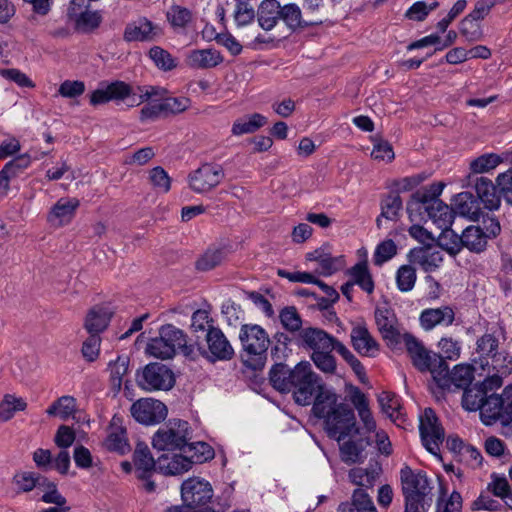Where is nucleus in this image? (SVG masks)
Returning a JSON list of instances; mask_svg holds the SVG:
<instances>
[{
	"instance_id": "obj_63",
	"label": "nucleus",
	"mask_w": 512,
	"mask_h": 512,
	"mask_svg": "<svg viewBox=\"0 0 512 512\" xmlns=\"http://www.w3.org/2000/svg\"><path fill=\"white\" fill-rule=\"evenodd\" d=\"M436 512H462V496L453 491L447 499L439 498L436 504Z\"/></svg>"
},
{
	"instance_id": "obj_49",
	"label": "nucleus",
	"mask_w": 512,
	"mask_h": 512,
	"mask_svg": "<svg viewBox=\"0 0 512 512\" xmlns=\"http://www.w3.org/2000/svg\"><path fill=\"white\" fill-rule=\"evenodd\" d=\"M443 189V183H433L429 186L417 190L412 194V197L423 205L434 206V202L440 201L439 196L442 194Z\"/></svg>"
},
{
	"instance_id": "obj_43",
	"label": "nucleus",
	"mask_w": 512,
	"mask_h": 512,
	"mask_svg": "<svg viewBox=\"0 0 512 512\" xmlns=\"http://www.w3.org/2000/svg\"><path fill=\"white\" fill-rule=\"evenodd\" d=\"M193 462L181 454H173L171 458L162 454V473L166 475H180L192 468Z\"/></svg>"
},
{
	"instance_id": "obj_59",
	"label": "nucleus",
	"mask_w": 512,
	"mask_h": 512,
	"mask_svg": "<svg viewBox=\"0 0 512 512\" xmlns=\"http://www.w3.org/2000/svg\"><path fill=\"white\" fill-rule=\"evenodd\" d=\"M167 21L174 28H184L191 20V12L182 6L174 5L166 12Z\"/></svg>"
},
{
	"instance_id": "obj_16",
	"label": "nucleus",
	"mask_w": 512,
	"mask_h": 512,
	"mask_svg": "<svg viewBox=\"0 0 512 512\" xmlns=\"http://www.w3.org/2000/svg\"><path fill=\"white\" fill-rule=\"evenodd\" d=\"M305 259L309 262H316L318 267L315 269V273L324 277L333 275L344 266V257L333 256L325 246L306 253Z\"/></svg>"
},
{
	"instance_id": "obj_64",
	"label": "nucleus",
	"mask_w": 512,
	"mask_h": 512,
	"mask_svg": "<svg viewBox=\"0 0 512 512\" xmlns=\"http://www.w3.org/2000/svg\"><path fill=\"white\" fill-rule=\"evenodd\" d=\"M497 186L505 202L512 206V169L497 176Z\"/></svg>"
},
{
	"instance_id": "obj_12",
	"label": "nucleus",
	"mask_w": 512,
	"mask_h": 512,
	"mask_svg": "<svg viewBox=\"0 0 512 512\" xmlns=\"http://www.w3.org/2000/svg\"><path fill=\"white\" fill-rule=\"evenodd\" d=\"M449 238L451 243H443V248L450 255L459 253L462 246L472 252L480 253L485 250L488 241L484 235V230L480 226L467 227L461 236L453 232Z\"/></svg>"
},
{
	"instance_id": "obj_53",
	"label": "nucleus",
	"mask_w": 512,
	"mask_h": 512,
	"mask_svg": "<svg viewBox=\"0 0 512 512\" xmlns=\"http://www.w3.org/2000/svg\"><path fill=\"white\" fill-rule=\"evenodd\" d=\"M480 20L472 18L471 15H467L460 22V33L465 37V39L469 42L478 41L482 38V29L479 23Z\"/></svg>"
},
{
	"instance_id": "obj_58",
	"label": "nucleus",
	"mask_w": 512,
	"mask_h": 512,
	"mask_svg": "<svg viewBox=\"0 0 512 512\" xmlns=\"http://www.w3.org/2000/svg\"><path fill=\"white\" fill-rule=\"evenodd\" d=\"M350 481L360 487H372L377 473L374 470H369L362 467H355L349 471Z\"/></svg>"
},
{
	"instance_id": "obj_2",
	"label": "nucleus",
	"mask_w": 512,
	"mask_h": 512,
	"mask_svg": "<svg viewBox=\"0 0 512 512\" xmlns=\"http://www.w3.org/2000/svg\"><path fill=\"white\" fill-rule=\"evenodd\" d=\"M400 480L404 512H428L433 501V486L426 472L404 466L400 470Z\"/></svg>"
},
{
	"instance_id": "obj_20",
	"label": "nucleus",
	"mask_w": 512,
	"mask_h": 512,
	"mask_svg": "<svg viewBox=\"0 0 512 512\" xmlns=\"http://www.w3.org/2000/svg\"><path fill=\"white\" fill-rule=\"evenodd\" d=\"M455 320V311L451 306L423 309L419 315V323L423 330L431 331L437 326L448 327Z\"/></svg>"
},
{
	"instance_id": "obj_1",
	"label": "nucleus",
	"mask_w": 512,
	"mask_h": 512,
	"mask_svg": "<svg viewBox=\"0 0 512 512\" xmlns=\"http://www.w3.org/2000/svg\"><path fill=\"white\" fill-rule=\"evenodd\" d=\"M312 411L323 420L327 435L337 442L359 434L353 409L333 389H324L316 396Z\"/></svg>"
},
{
	"instance_id": "obj_5",
	"label": "nucleus",
	"mask_w": 512,
	"mask_h": 512,
	"mask_svg": "<svg viewBox=\"0 0 512 512\" xmlns=\"http://www.w3.org/2000/svg\"><path fill=\"white\" fill-rule=\"evenodd\" d=\"M485 425L499 421L503 426L512 423V385L504 388L501 395L491 394L486 397L480 412Z\"/></svg>"
},
{
	"instance_id": "obj_3",
	"label": "nucleus",
	"mask_w": 512,
	"mask_h": 512,
	"mask_svg": "<svg viewBox=\"0 0 512 512\" xmlns=\"http://www.w3.org/2000/svg\"><path fill=\"white\" fill-rule=\"evenodd\" d=\"M239 338L247 356L246 366L255 370L263 367L270 342L266 331L257 324H245L240 329Z\"/></svg>"
},
{
	"instance_id": "obj_24",
	"label": "nucleus",
	"mask_w": 512,
	"mask_h": 512,
	"mask_svg": "<svg viewBox=\"0 0 512 512\" xmlns=\"http://www.w3.org/2000/svg\"><path fill=\"white\" fill-rule=\"evenodd\" d=\"M280 11V20H282L286 27L291 31L319 26L324 23V20L322 19H305L301 8L295 3H288L283 6L280 5Z\"/></svg>"
},
{
	"instance_id": "obj_11",
	"label": "nucleus",
	"mask_w": 512,
	"mask_h": 512,
	"mask_svg": "<svg viewBox=\"0 0 512 512\" xmlns=\"http://www.w3.org/2000/svg\"><path fill=\"white\" fill-rule=\"evenodd\" d=\"M181 499L185 507H198L208 504L214 494L211 483L201 477L193 476L181 484Z\"/></svg>"
},
{
	"instance_id": "obj_6",
	"label": "nucleus",
	"mask_w": 512,
	"mask_h": 512,
	"mask_svg": "<svg viewBox=\"0 0 512 512\" xmlns=\"http://www.w3.org/2000/svg\"><path fill=\"white\" fill-rule=\"evenodd\" d=\"M177 354L190 361L198 357L195 345L189 342L183 330L172 324L162 325V360L171 359Z\"/></svg>"
},
{
	"instance_id": "obj_17",
	"label": "nucleus",
	"mask_w": 512,
	"mask_h": 512,
	"mask_svg": "<svg viewBox=\"0 0 512 512\" xmlns=\"http://www.w3.org/2000/svg\"><path fill=\"white\" fill-rule=\"evenodd\" d=\"M189 423L181 419L169 420L162 431V450H183L188 446Z\"/></svg>"
},
{
	"instance_id": "obj_4",
	"label": "nucleus",
	"mask_w": 512,
	"mask_h": 512,
	"mask_svg": "<svg viewBox=\"0 0 512 512\" xmlns=\"http://www.w3.org/2000/svg\"><path fill=\"white\" fill-rule=\"evenodd\" d=\"M293 389L294 400L297 404L307 406L312 403L313 398L324 389H328L320 377L313 372L312 366L308 361H302L295 366Z\"/></svg>"
},
{
	"instance_id": "obj_40",
	"label": "nucleus",
	"mask_w": 512,
	"mask_h": 512,
	"mask_svg": "<svg viewBox=\"0 0 512 512\" xmlns=\"http://www.w3.org/2000/svg\"><path fill=\"white\" fill-rule=\"evenodd\" d=\"M369 444L363 438L357 440L344 441L339 447L341 460L346 464H354L360 462L365 447Z\"/></svg>"
},
{
	"instance_id": "obj_45",
	"label": "nucleus",
	"mask_w": 512,
	"mask_h": 512,
	"mask_svg": "<svg viewBox=\"0 0 512 512\" xmlns=\"http://www.w3.org/2000/svg\"><path fill=\"white\" fill-rule=\"evenodd\" d=\"M129 357L119 355L116 360L110 361L108 368L110 370V384L115 393L121 390L123 376L128 372Z\"/></svg>"
},
{
	"instance_id": "obj_41",
	"label": "nucleus",
	"mask_w": 512,
	"mask_h": 512,
	"mask_svg": "<svg viewBox=\"0 0 512 512\" xmlns=\"http://www.w3.org/2000/svg\"><path fill=\"white\" fill-rule=\"evenodd\" d=\"M77 410L76 399L73 396L64 395L55 400L46 410L48 416H59L63 421L74 417Z\"/></svg>"
},
{
	"instance_id": "obj_10",
	"label": "nucleus",
	"mask_w": 512,
	"mask_h": 512,
	"mask_svg": "<svg viewBox=\"0 0 512 512\" xmlns=\"http://www.w3.org/2000/svg\"><path fill=\"white\" fill-rule=\"evenodd\" d=\"M402 341L405 344L406 350L412 360L413 365L420 371H429L433 376V371L439 370V366L443 363L444 359L441 355L432 353L427 350L421 341H419L412 334H403Z\"/></svg>"
},
{
	"instance_id": "obj_51",
	"label": "nucleus",
	"mask_w": 512,
	"mask_h": 512,
	"mask_svg": "<svg viewBox=\"0 0 512 512\" xmlns=\"http://www.w3.org/2000/svg\"><path fill=\"white\" fill-rule=\"evenodd\" d=\"M217 328L214 326V320L210 316V309H197L191 316V329L193 332H206L209 329Z\"/></svg>"
},
{
	"instance_id": "obj_55",
	"label": "nucleus",
	"mask_w": 512,
	"mask_h": 512,
	"mask_svg": "<svg viewBox=\"0 0 512 512\" xmlns=\"http://www.w3.org/2000/svg\"><path fill=\"white\" fill-rule=\"evenodd\" d=\"M279 318L283 327L290 331L296 332L301 331L302 319L297 312L296 308L293 306H288L283 308L280 311Z\"/></svg>"
},
{
	"instance_id": "obj_62",
	"label": "nucleus",
	"mask_w": 512,
	"mask_h": 512,
	"mask_svg": "<svg viewBox=\"0 0 512 512\" xmlns=\"http://www.w3.org/2000/svg\"><path fill=\"white\" fill-rule=\"evenodd\" d=\"M221 314L230 326H237L244 317V312L240 305L230 299L223 302Z\"/></svg>"
},
{
	"instance_id": "obj_47",
	"label": "nucleus",
	"mask_w": 512,
	"mask_h": 512,
	"mask_svg": "<svg viewBox=\"0 0 512 512\" xmlns=\"http://www.w3.org/2000/svg\"><path fill=\"white\" fill-rule=\"evenodd\" d=\"M417 280L416 269L412 264L401 265L395 274L397 289L402 293L413 290Z\"/></svg>"
},
{
	"instance_id": "obj_32",
	"label": "nucleus",
	"mask_w": 512,
	"mask_h": 512,
	"mask_svg": "<svg viewBox=\"0 0 512 512\" xmlns=\"http://www.w3.org/2000/svg\"><path fill=\"white\" fill-rule=\"evenodd\" d=\"M351 341L354 349L362 354L374 356L378 352V344L365 326H356L351 331Z\"/></svg>"
},
{
	"instance_id": "obj_21",
	"label": "nucleus",
	"mask_w": 512,
	"mask_h": 512,
	"mask_svg": "<svg viewBox=\"0 0 512 512\" xmlns=\"http://www.w3.org/2000/svg\"><path fill=\"white\" fill-rule=\"evenodd\" d=\"M375 320L379 332L389 346L395 347L402 342L403 335L397 329V319L393 311L387 308H377Z\"/></svg>"
},
{
	"instance_id": "obj_44",
	"label": "nucleus",
	"mask_w": 512,
	"mask_h": 512,
	"mask_svg": "<svg viewBox=\"0 0 512 512\" xmlns=\"http://www.w3.org/2000/svg\"><path fill=\"white\" fill-rule=\"evenodd\" d=\"M79 206V201L76 199H60L53 206L50 213V220L53 218L57 219L59 225H63L69 223L73 218L77 207Z\"/></svg>"
},
{
	"instance_id": "obj_19",
	"label": "nucleus",
	"mask_w": 512,
	"mask_h": 512,
	"mask_svg": "<svg viewBox=\"0 0 512 512\" xmlns=\"http://www.w3.org/2000/svg\"><path fill=\"white\" fill-rule=\"evenodd\" d=\"M32 157L28 153L15 156L0 171V195L6 196L10 183L20 177L31 165Z\"/></svg>"
},
{
	"instance_id": "obj_57",
	"label": "nucleus",
	"mask_w": 512,
	"mask_h": 512,
	"mask_svg": "<svg viewBox=\"0 0 512 512\" xmlns=\"http://www.w3.org/2000/svg\"><path fill=\"white\" fill-rule=\"evenodd\" d=\"M332 351H316V353L311 355L313 363L323 373L333 374L336 370V360L332 355Z\"/></svg>"
},
{
	"instance_id": "obj_8",
	"label": "nucleus",
	"mask_w": 512,
	"mask_h": 512,
	"mask_svg": "<svg viewBox=\"0 0 512 512\" xmlns=\"http://www.w3.org/2000/svg\"><path fill=\"white\" fill-rule=\"evenodd\" d=\"M419 432L426 450L440 457V446L445 439V432L432 408H426L420 415Z\"/></svg>"
},
{
	"instance_id": "obj_50",
	"label": "nucleus",
	"mask_w": 512,
	"mask_h": 512,
	"mask_svg": "<svg viewBox=\"0 0 512 512\" xmlns=\"http://www.w3.org/2000/svg\"><path fill=\"white\" fill-rule=\"evenodd\" d=\"M190 104L186 97H172L162 89V116L168 114H177L185 111Z\"/></svg>"
},
{
	"instance_id": "obj_48",
	"label": "nucleus",
	"mask_w": 512,
	"mask_h": 512,
	"mask_svg": "<svg viewBox=\"0 0 512 512\" xmlns=\"http://www.w3.org/2000/svg\"><path fill=\"white\" fill-rule=\"evenodd\" d=\"M226 257L223 248H208L196 261V268L199 271H209L220 265Z\"/></svg>"
},
{
	"instance_id": "obj_29",
	"label": "nucleus",
	"mask_w": 512,
	"mask_h": 512,
	"mask_svg": "<svg viewBox=\"0 0 512 512\" xmlns=\"http://www.w3.org/2000/svg\"><path fill=\"white\" fill-rule=\"evenodd\" d=\"M112 318V312L103 306H94L91 308L85 318L84 328L89 334L100 336L104 332Z\"/></svg>"
},
{
	"instance_id": "obj_33",
	"label": "nucleus",
	"mask_w": 512,
	"mask_h": 512,
	"mask_svg": "<svg viewBox=\"0 0 512 512\" xmlns=\"http://www.w3.org/2000/svg\"><path fill=\"white\" fill-rule=\"evenodd\" d=\"M223 61L220 52L213 49L193 50L188 55V65L196 69H209L218 66Z\"/></svg>"
},
{
	"instance_id": "obj_25",
	"label": "nucleus",
	"mask_w": 512,
	"mask_h": 512,
	"mask_svg": "<svg viewBox=\"0 0 512 512\" xmlns=\"http://www.w3.org/2000/svg\"><path fill=\"white\" fill-rule=\"evenodd\" d=\"M454 212L472 221H478L483 216V208L479 199L471 192L457 194L453 200Z\"/></svg>"
},
{
	"instance_id": "obj_15",
	"label": "nucleus",
	"mask_w": 512,
	"mask_h": 512,
	"mask_svg": "<svg viewBox=\"0 0 512 512\" xmlns=\"http://www.w3.org/2000/svg\"><path fill=\"white\" fill-rule=\"evenodd\" d=\"M407 258L410 264L420 267L426 273L436 271L444 260L442 249L431 245L411 249Z\"/></svg>"
},
{
	"instance_id": "obj_39",
	"label": "nucleus",
	"mask_w": 512,
	"mask_h": 512,
	"mask_svg": "<svg viewBox=\"0 0 512 512\" xmlns=\"http://www.w3.org/2000/svg\"><path fill=\"white\" fill-rule=\"evenodd\" d=\"M352 403L358 412L364 429L368 433L374 432L376 430V421L374 420V417L370 411L368 400L365 394L357 389L352 396Z\"/></svg>"
},
{
	"instance_id": "obj_26",
	"label": "nucleus",
	"mask_w": 512,
	"mask_h": 512,
	"mask_svg": "<svg viewBox=\"0 0 512 512\" xmlns=\"http://www.w3.org/2000/svg\"><path fill=\"white\" fill-rule=\"evenodd\" d=\"M160 401L153 398H141L134 402L130 408L133 418L144 425L158 423Z\"/></svg>"
},
{
	"instance_id": "obj_23",
	"label": "nucleus",
	"mask_w": 512,
	"mask_h": 512,
	"mask_svg": "<svg viewBox=\"0 0 512 512\" xmlns=\"http://www.w3.org/2000/svg\"><path fill=\"white\" fill-rule=\"evenodd\" d=\"M474 188L483 209L488 211L499 209L502 196L497 182L494 184L489 178L481 176L476 179Z\"/></svg>"
},
{
	"instance_id": "obj_9",
	"label": "nucleus",
	"mask_w": 512,
	"mask_h": 512,
	"mask_svg": "<svg viewBox=\"0 0 512 512\" xmlns=\"http://www.w3.org/2000/svg\"><path fill=\"white\" fill-rule=\"evenodd\" d=\"M439 367V370L433 371V380L441 389H466L474 379V368L469 364H458L450 371L444 360Z\"/></svg>"
},
{
	"instance_id": "obj_46",
	"label": "nucleus",
	"mask_w": 512,
	"mask_h": 512,
	"mask_svg": "<svg viewBox=\"0 0 512 512\" xmlns=\"http://www.w3.org/2000/svg\"><path fill=\"white\" fill-rule=\"evenodd\" d=\"M26 408L27 403L23 398L6 394L0 402V421L7 422L16 412L24 411Z\"/></svg>"
},
{
	"instance_id": "obj_34",
	"label": "nucleus",
	"mask_w": 512,
	"mask_h": 512,
	"mask_svg": "<svg viewBox=\"0 0 512 512\" xmlns=\"http://www.w3.org/2000/svg\"><path fill=\"white\" fill-rule=\"evenodd\" d=\"M294 372L295 367L290 369L285 364L274 365L269 373L272 386L282 393L290 392L291 389H293V382L295 381L293 378Z\"/></svg>"
},
{
	"instance_id": "obj_31",
	"label": "nucleus",
	"mask_w": 512,
	"mask_h": 512,
	"mask_svg": "<svg viewBox=\"0 0 512 512\" xmlns=\"http://www.w3.org/2000/svg\"><path fill=\"white\" fill-rule=\"evenodd\" d=\"M280 3L277 0H263L257 10L259 26L265 30H272L280 20Z\"/></svg>"
},
{
	"instance_id": "obj_42",
	"label": "nucleus",
	"mask_w": 512,
	"mask_h": 512,
	"mask_svg": "<svg viewBox=\"0 0 512 512\" xmlns=\"http://www.w3.org/2000/svg\"><path fill=\"white\" fill-rule=\"evenodd\" d=\"M378 402L382 412L393 422L400 420L403 416L401 399L392 392L383 391L378 396Z\"/></svg>"
},
{
	"instance_id": "obj_30",
	"label": "nucleus",
	"mask_w": 512,
	"mask_h": 512,
	"mask_svg": "<svg viewBox=\"0 0 512 512\" xmlns=\"http://www.w3.org/2000/svg\"><path fill=\"white\" fill-rule=\"evenodd\" d=\"M490 381H483L475 384L469 388H466L462 396V407L470 412H474L481 409L487 397V388Z\"/></svg>"
},
{
	"instance_id": "obj_56",
	"label": "nucleus",
	"mask_w": 512,
	"mask_h": 512,
	"mask_svg": "<svg viewBox=\"0 0 512 512\" xmlns=\"http://www.w3.org/2000/svg\"><path fill=\"white\" fill-rule=\"evenodd\" d=\"M397 253V247L393 240L387 239L376 246L373 254V262L376 266H381L392 259Z\"/></svg>"
},
{
	"instance_id": "obj_7",
	"label": "nucleus",
	"mask_w": 512,
	"mask_h": 512,
	"mask_svg": "<svg viewBox=\"0 0 512 512\" xmlns=\"http://www.w3.org/2000/svg\"><path fill=\"white\" fill-rule=\"evenodd\" d=\"M88 0H70L67 9V18L77 33L91 34L95 32L103 22L101 11L89 10Z\"/></svg>"
},
{
	"instance_id": "obj_36",
	"label": "nucleus",
	"mask_w": 512,
	"mask_h": 512,
	"mask_svg": "<svg viewBox=\"0 0 512 512\" xmlns=\"http://www.w3.org/2000/svg\"><path fill=\"white\" fill-rule=\"evenodd\" d=\"M350 281L359 286L367 294H372L375 289L374 280L368 268L366 260L359 261L348 270Z\"/></svg>"
},
{
	"instance_id": "obj_37",
	"label": "nucleus",
	"mask_w": 512,
	"mask_h": 512,
	"mask_svg": "<svg viewBox=\"0 0 512 512\" xmlns=\"http://www.w3.org/2000/svg\"><path fill=\"white\" fill-rule=\"evenodd\" d=\"M340 512H378L369 494L362 488L354 490L350 503H341Z\"/></svg>"
},
{
	"instance_id": "obj_35",
	"label": "nucleus",
	"mask_w": 512,
	"mask_h": 512,
	"mask_svg": "<svg viewBox=\"0 0 512 512\" xmlns=\"http://www.w3.org/2000/svg\"><path fill=\"white\" fill-rule=\"evenodd\" d=\"M136 383L145 391L160 390V364L151 362L136 372Z\"/></svg>"
},
{
	"instance_id": "obj_52",
	"label": "nucleus",
	"mask_w": 512,
	"mask_h": 512,
	"mask_svg": "<svg viewBox=\"0 0 512 512\" xmlns=\"http://www.w3.org/2000/svg\"><path fill=\"white\" fill-rule=\"evenodd\" d=\"M402 207L401 197L398 194H390L382 200L381 216L388 220H397Z\"/></svg>"
},
{
	"instance_id": "obj_38",
	"label": "nucleus",
	"mask_w": 512,
	"mask_h": 512,
	"mask_svg": "<svg viewBox=\"0 0 512 512\" xmlns=\"http://www.w3.org/2000/svg\"><path fill=\"white\" fill-rule=\"evenodd\" d=\"M267 123V118L259 113H253L248 116L237 119L233 125L231 132L234 136L251 134L259 130Z\"/></svg>"
},
{
	"instance_id": "obj_61",
	"label": "nucleus",
	"mask_w": 512,
	"mask_h": 512,
	"mask_svg": "<svg viewBox=\"0 0 512 512\" xmlns=\"http://www.w3.org/2000/svg\"><path fill=\"white\" fill-rule=\"evenodd\" d=\"M14 479L19 488L24 492H29L36 486L45 485L47 482L46 478L33 472H23L21 474H17Z\"/></svg>"
},
{
	"instance_id": "obj_60",
	"label": "nucleus",
	"mask_w": 512,
	"mask_h": 512,
	"mask_svg": "<svg viewBox=\"0 0 512 512\" xmlns=\"http://www.w3.org/2000/svg\"><path fill=\"white\" fill-rule=\"evenodd\" d=\"M488 490L505 502L512 496L508 480L504 475L493 473L491 475V482L488 484Z\"/></svg>"
},
{
	"instance_id": "obj_27",
	"label": "nucleus",
	"mask_w": 512,
	"mask_h": 512,
	"mask_svg": "<svg viewBox=\"0 0 512 512\" xmlns=\"http://www.w3.org/2000/svg\"><path fill=\"white\" fill-rule=\"evenodd\" d=\"M133 462L139 479H146L156 471L155 459L143 441H138L133 453Z\"/></svg>"
},
{
	"instance_id": "obj_14",
	"label": "nucleus",
	"mask_w": 512,
	"mask_h": 512,
	"mask_svg": "<svg viewBox=\"0 0 512 512\" xmlns=\"http://www.w3.org/2000/svg\"><path fill=\"white\" fill-rule=\"evenodd\" d=\"M205 340L208 349L202 351V356L210 363L228 361L233 358L234 349L219 327L209 329Z\"/></svg>"
},
{
	"instance_id": "obj_22",
	"label": "nucleus",
	"mask_w": 512,
	"mask_h": 512,
	"mask_svg": "<svg viewBox=\"0 0 512 512\" xmlns=\"http://www.w3.org/2000/svg\"><path fill=\"white\" fill-rule=\"evenodd\" d=\"M299 340L303 347L316 353V351L334 350L336 338L323 329L306 327L300 331Z\"/></svg>"
},
{
	"instance_id": "obj_54",
	"label": "nucleus",
	"mask_w": 512,
	"mask_h": 512,
	"mask_svg": "<svg viewBox=\"0 0 512 512\" xmlns=\"http://www.w3.org/2000/svg\"><path fill=\"white\" fill-rule=\"evenodd\" d=\"M501 161V157L497 154H484L474 159L470 164V168L474 173H485L495 169Z\"/></svg>"
},
{
	"instance_id": "obj_28",
	"label": "nucleus",
	"mask_w": 512,
	"mask_h": 512,
	"mask_svg": "<svg viewBox=\"0 0 512 512\" xmlns=\"http://www.w3.org/2000/svg\"><path fill=\"white\" fill-rule=\"evenodd\" d=\"M156 28L147 18H139L126 25L123 38L127 42L151 41L157 34Z\"/></svg>"
},
{
	"instance_id": "obj_13",
	"label": "nucleus",
	"mask_w": 512,
	"mask_h": 512,
	"mask_svg": "<svg viewBox=\"0 0 512 512\" xmlns=\"http://www.w3.org/2000/svg\"><path fill=\"white\" fill-rule=\"evenodd\" d=\"M224 175L221 165L205 163L189 175V185L195 193L203 194L218 186Z\"/></svg>"
},
{
	"instance_id": "obj_18",
	"label": "nucleus",
	"mask_w": 512,
	"mask_h": 512,
	"mask_svg": "<svg viewBox=\"0 0 512 512\" xmlns=\"http://www.w3.org/2000/svg\"><path fill=\"white\" fill-rule=\"evenodd\" d=\"M427 218L441 230L439 241L443 247V243L451 236L454 232L450 229L454 219V209L452 210L443 201L434 202V206H427Z\"/></svg>"
}]
</instances>
